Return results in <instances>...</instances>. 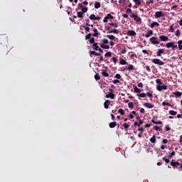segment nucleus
Here are the masks:
<instances>
[{
  "mask_svg": "<svg viewBox=\"0 0 182 182\" xmlns=\"http://www.w3.org/2000/svg\"><path fill=\"white\" fill-rule=\"evenodd\" d=\"M119 3L124 4H126V0H119Z\"/></svg>",
  "mask_w": 182,
  "mask_h": 182,
  "instance_id": "obj_58",
  "label": "nucleus"
},
{
  "mask_svg": "<svg viewBox=\"0 0 182 182\" xmlns=\"http://www.w3.org/2000/svg\"><path fill=\"white\" fill-rule=\"evenodd\" d=\"M94 5H95V9H99V8H100V2L99 1H95Z\"/></svg>",
  "mask_w": 182,
  "mask_h": 182,
  "instance_id": "obj_23",
  "label": "nucleus"
},
{
  "mask_svg": "<svg viewBox=\"0 0 182 182\" xmlns=\"http://www.w3.org/2000/svg\"><path fill=\"white\" fill-rule=\"evenodd\" d=\"M156 82L158 84V85H162L163 82H161V80L160 79H156Z\"/></svg>",
  "mask_w": 182,
  "mask_h": 182,
  "instance_id": "obj_52",
  "label": "nucleus"
},
{
  "mask_svg": "<svg viewBox=\"0 0 182 182\" xmlns=\"http://www.w3.org/2000/svg\"><path fill=\"white\" fill-rule=\"evenodd\" d=\"M135 16H136V14H134V13H132L130 14V18H134Z\"/></svg>",
  "mask_w": 182,
  "mask_h": 182,
  "instance_id": "obj_62",
  "label": "nucleus"
},
{
  "mask_svg": "<svg viewBox=\"0 0 182 182\" xmlns=\"http://www.w3.org/2000/svg\"><path fill=\"white\" fill-rule=\"evenodd\" d=\"M175 35L176 36H181V33H180V30H177L176 32H175Z\"/></svg>",
  "mask_w": 182,
  "mask_h": 182,
  "instance_id": "obj_42",
  "label": "nucleus"
},
{
  "mask_svg": "<svg viewBox=\"0 0 182 182\" xmlns=\"http://www.w3.org/2000/svg\"><path fill=\"white\" fill-rule=\"evenodd\" d=\"M92 31L94 32V33L92 34V36H95L96 38L97 36H99V35H100V33H99V31H97V28H93Z\"/></svg>",
  "mask_w": 182,
  "mask_h": 182,
  "instance_id": "obj_12",
  "label": "nucleus"
},
{
  "mask_svg": "<svg viewBox=\"0 0 182 182\" xmlns=\"http://www.w3.org/2000/svg\"><path fill=\"white\" fill-rule=\"evenodd\" d=\"M101 75H102V76L105 77H109V73H107L106 71H102Z\"/></svg>",
  "mask_w": 182,
  "mask_h": 182,
  "instance_id": "obj_30",
  "label": "nucleus"
},
{
  "mask_svg": "<svg viewBox=\"0 0 182 182\" xmlns=\"http://www.w3.org/2000/svg\"><path fill=\"white\" fill-rule=\"evenodd\" d=\"M173 95H174L175 97H181L182 92L177 91L176 92H173Z\"/></svg>",
  "mask_w": 182,
  "mask_h": 182,
  "instance_id": "obj_21",
  "label": "nucleus"
},
{
  "mask_svg": "<svg viewBox=\"0 0 182 182\" xmlns=\"http://www.w3.org/2000/svg\"><path fill=\"white\" fill-rule=\"evenodd\" d=\"M152 63L155 65H159V66H163L164 65V62L160 60V59L154 58L152 60Z\"/></svg>",
  "mask_w": 182,
  "mask_h": 182,
  "instance_id": "obj_5",
  "label": "nucleus"
},
{
  "mask_svg": "<svg viewBox=\"0 0 182 182\" xmlns=\"http://www.w3.org/2000/svg\"><path fill=\"white\" fill-rule=\"evenodd\" d=\"M127 14H132V9H127Z\"/></svg>",
  "mask_w": 182,
  "mask_h": 182,
  "instance_id": "obj_61",
  "label": "nucleus"
},
{
  "mask_svg": "<svg viewBox=\"0 0 182 182\" xmlns=\"http://www.w3.org/2000/svg\"><path fill=\"white\" fill-rule=\"evenodd\" d=\"M162 143H164V144H167L168 143V140L167 139H163Z\"/></svg>",
  "mask_w": 182,
  "mask_h": 182,
  "instance_id": "obj_54",
  "label": "nucleus"
},
{
  "mask_svg": "<svg viewBox=\"0 0 182 182\" xmlns=\"http://www.w3.org/2000/svg\"><path fill=\"white\" fill-rule=\"evenodd\" d=\"M92 46H93L95 50H97L98 49L100 48L99 47V46H97V43H94V44H92Z\"/></svg>",
  "mask_w": 182,
  "mask_h": 182,
  "instance_id": "obj_27",
  "label": "nucleus"
},
{
  "mask_svg": "<svg viewBox=\"0 0 182 182\" xmlns=\"http://www.w3.org/2000/svg\"><path fill=\"white\" fill-rule=\"evenodd\" d=\"M118 113H120L122 116H124V110H123V109H119Z\"/></svg>",
  "mask_w": 182,
  "mask_h": 182,
  "instance_id": "obj_41",
  "label": "nucleus"
},
{
  "mask_svg": "<svg viewBox=\"0 0 182 182\" xmlns=\"http://www.w3.org/2000/svg\"><path fill=\"white\" fill-rule=\"evenodd\" d=\"M173 42H169V43H167L165 46L166 48H173Z\"/></svg>",
  "mask_w": 182,
  "mask_h": 182,
  "instance_id": "obj_25",
  "label": "nucleus"
},
{
  "mask_svg": "<svg viewBox=\"0 0 182 182\" xmlns=\"http://www.w3.org/2000/svg\"><path fill=\"white\" fill-rule=\"evenodd\" d=\"M136 5H141V1L140 0H133Z\"/></svg>",
  "mask_w": 182,
  "mask_h": 182,
  "instance_id": "obj_39",
  "label": "nucleus"
},
{
  "mask_svg": "<svg viewBox=\"0 0 182 182\" xmlns=\"http://www.w3.org/2000/svg\"><path fill=\"white\" fill-rule=\"evenodd\" d=\"M163 106H171V105L168 102H162Z\"/></svg>",
  "mask_w": 182,
  "mask_h": 182,
  "instance_id": "obj_49",
  "label": "nucleus"
},
{
  "mask_svg": "<svg viewBox=\"0 0 182 182\" xmlns=\"http://www.w3.org/2000/svg\"><path fill=\"white\" fill-rule=\"evenodd\" d=\"M112 83H114V85H117V83H120V80H114L112 81Z\"/></svg>",
  "mask_w": 182,
  "mask_h": 182,
  "instance_id": "obj_53",
  "label": "nucleus"
},
{
  "mask_svg": "<svg viewBox=\"0 0 182 182\" xmlns=\"http://www.w3.org/2000/svg\"><path fill=\"white\" fill-rule=\"evenodd\" d=\"M123 127L124 128L125 132H127L129 130V127H130V125L129 124H123Z\"/></svg>",
  "mask_w": 182,
  "mask_h": 182,
  "instance_id": "obj_26",
  "label": "nucleus"
},
{
  "mask_svg": "<svg viewBox=\"0 0 182 182\" xmlns=\"http://www.w3.org/2000/svg\"><path fill=\"white\" fill-rule=\"evenodd\" d=\"M143 106H144V107H147V109H153V107H154V105H152L151 103H149V102L144 103Z\"/></svg>",
  "mask_w": 182,
  "mask_h": 182,
  "instance_id": "obj_9",
  "label": "nucleus"
},
{
  "mask_svg": "<svg viewBox=\"0 0 182 182\" xmlns=\"http://www.w3.org/2000/svg\"><path fill=\"white\" fill-rule=\"evenodd\" d=\"M81 9V12H82V14H86V12H87V7H82Z\"/></svg>",
  "mask_w": 182,
  "mask_h": 182,
  "instance_id": "obj_40",
  "label": "nucleus"
},
{
  "mask_svg": "<svg viewBox=\"0 0 182 182\" xmlns=\"http://www.w3.org/2000/svg\"><path fill=\"white\" fill-rule=\"evenodd\" d=\"M124 70H134V66L130 64L128 65V68H126Z\"/></svg>",
  "mask_w": 182,
  "mask_h": 182,
  "instance_id": "obj_17",
  "label": "nucleus"
},
{
  "mask_svg": "<svg viewBox=\"0 0 182 182\" xmlns=\"http://www.w3.org/2000/svg\"><path fill=\"white\" fill-rule=\"evenodd\" d=\"M136 96L138 97H146V93H139V94H137Z\"/></svg>",
  "mask_w": 182,
  "mask_h": 182,
  "instance_id": "obj_32",
  "label": "nucleus"
},
{
  "mask_svg": "<svg viewBox=\"0 0 182 182\" xmlns=\"http://www.w3.org/2000/svg\"><path fill=\"white\" fill-rule=\"evenodd\" d=\"M178 119H182V113L177 115Z\"/></svg>",
  "mask_w": 182,
  "mask_h": 182,
  "instance_id": "obj_63",
  "label": "nucleus"
},
{
  "mask_svg": "<svg viewBox=\"0 0 182 182\" xmlns=\"http://www.w3.org/2000/svg\"><path fill=\"white\" fill-rule=\"evenodd\" d=\"M89 42H90V43H92V45L95 44V38L92 37V38H90Z\"/></svg>",
  "mask_w": 182,
  "mask_h": 182,
  "instance_id": "obj_44",
  "label": "nucleus"
},
{
  "mask_svg": "<svg viewBox=\"0 0 182 182\" xmlns=\"http://www.w3.org/2000/svg\"><path fill=\"white\" fill-rule=\"evenodd\" d=\"M169 31L170 32H174V27H173V25L170 26Z\"/></svg>",
  "mask_w": 182,
  "mask_h": 182,
  "instance_id": "obj_57",
  "label": "nucleus"
},
{
  "mask_svg": "<svg viewBox=\"0 0 182 182\" xmlns=\"http://www.w3.org/2000/svg\"><path fill=\"white\" fill-rule=\"evenodd\" d=\"M120 65H127V62H126V60H124V59L121 58Z\"/></svg>",
  "mask_w": 182,
  "mask_h": 182,
  "instance_id": "obj_36",
  "label": "nucleus"
},
{
  "mask_svg": "<svg viewBox=\"0 0 182 182\" xmlns=\"http://www.w3.org/2000/svg\"><path fill=\"white\" fill-rule=\"evenodd\" d=\"M134 91L135 93H141V90L139 87H137V86H134Z\"/></svg>",
  "mask_w": 182,
  "mask_h": 182,
  "instance_id": "obj_18",
  "label": "nucleus"
},
{
  "mask_svg": "<svg viewBox=\"0 0 182 182\" xmlns=\"http://www.w3.org/2000/svg\"><path fill=\"white\" fill-rule=\"evenodd\" d=\"M109 19H114V16H112V14H108L107 16L104 18L103 22L105 23H107L109 22Z\"/></svg>",
  "mask_w": 182,
  "mask_h": 182,
  "instance_id": "obj_4",
  "label": "nucleus"
},
{
  "mask_svg": "<svg viewBox=\"0 0 182 182\" xmlns=\"http://www.w3.org/2000/svg\"><path fill=\"white\" fill-rule=\"evenodd\" d=\"M105 56H106V58H112V52L106 53Z\"/></svg>",
  "mask_w": 182,
  "mask_h": 182,
  "instance_id": "obj_38",
  "label": "nucleus"
},
{
  "mask_svg": "<svg viewBox=\"0 0 182 182\" xmlns=\"http://www.w3.org/2000/svg\"><path fill=\"white\" fill-rule=\"evenodd\" d=\"M94 77L95 80H100V76L99 75V74L95 75Z\"/></svg>",
  "mask_w": 182,
  "mask_h": 182,
  "instance_id": "obj_43",
  "label": "nucleus"
},
{
  "mask_svg": "<svg viewBox=\"0 0 182 182\" xmlns=\"http://www.w3.org/2000/svg\"><path fill=\"white\" fill-rule=\"evenodd\" d=\"M164 50H165L164 48L159 49L158 51L156 52V56H161V55L164 54Z\"/></svg>",
  "mask_w": 182,
  "mask_h": 182,
  "instance_id": "obj_11",
  "label": "nucleus"
},
{
  "mask_svg": "<svg viewBox=\"0 0 182 182\" xmlns=\"http://www.w3.org/2000/svg\"><path fill=\"white\" fill-rule=\"evenodd\" d=\"M112 61L114 64H117V58L116 57H113L112 58Z\"/></svg>",
  "mask_w": 182,
  "mask_h": 182,
  "instance_id": "obj_51",
  "label": "nucleus"
},
{
  "mask_svg": "<svg viewBox=\"0 0 182 182\" xmlns=\"http://www.w3.org/2000/svg\"><path fill=\"white\" fill-rule=\"evenodd\" d=\"M90 55L91 58H92V55H95V56H102L101 53H97L96 51H93V50L90 51Z\"/></svg>",
  "mask_w": 182,
  "mask_h": 182,
  "instance_id": "obj_14",
  "label": "nucleus"
},
{
  "mask_svg": "<svg viewBox=\"0 0 182 182\" xmlns=\"http://www.w3.org/2000/svg\"><path fill=\"white\" fill-rule=\"evenodd\" d=\"M134 20L136 21V22H141V18L137 16V15H136L134 18Z\"/></svg>",
  "mask_w": 182,
  "mask_h": 182,
  "instance_id": "obj_24",
  "label": "nucleus"
},
{
  "mask_svg": "<svg viewBox=\"0 0 182 182\" xmlns=\"http://www.w3.org/2000/svg\"><path fill=\"white\" fill-rule=\"evenodd\" d=\"M107 37L108 38V39H110V41H114V39H116V37H114V36L113 35H108L107 36Z\"/></svg>",
  "mask_w": 182,
  "mask_h": 182,
  "instance_id": "obj_29",
  "label": "nucleus"
},
{
  "mask_svg": "<svg viewBox=\"0 0 182 182\" xmlns=\"http://www.w3.org/2000/svg\"><path fill=\"white\" fill-rule=\"evenodd\" d=\"M110 105V100H107L105 102H104V107L105 109H109V106Z\"/></svg>",
  "mask_w": 182,
  "mask_h": 182,
  "instance_id": "obj_15",
  "label": "nucleus"
},
{
  "mask_svg": "<svg viewBox=\"0 0 182 182\" xmlns=\"http://www.w3.org/2000/svg\"><path fill=\"white\" fill-rule=\"evenodd\" d=\"M170 164L173 167V168H178V170H180L181 168L182 171V164H180V162L174 161V159H172Z\"/></svg>",
  "mask_w": 182,
  "mask_h": 182,
  "instance_id": "obj_2",
  "label": "nucleus"
},
{
  "mask_svg": "<svg viewBox=\"0 0 182 182\" xmlns=\"http://www.w3.org/2000/svg\"><path fill=\"white\" fill-rule=\"evenodd\" d=\"M150 26L151 28H154V26H160V24L156 21H154L151 23Z\"/></svg>",
  "mask_w": 182,
  "mask_h": 182,
  "instance_id": "obj_20",
  "label": "nucleus"
},
{
  "mask_svg": "<svg viewBox=\"0 0 182 182\" xmlns=\"http://www.w3.org/2000/svg\"><path fill=\"white\" fill-rule=\"evenodd\" d=\"M109 126L110 129H114V127H116V126H117V122H110L109 124Z\"/></svg>",
  "mask_w": 182,
  "mask_h": 182,
  "instance_id": "obj_16",
  "label": "nucleus"
},
{
  "mask_svg": "<svg viewBox=\"0 0 182 182\" xmlns=\"http://www.w3.org/2000/svg\"><path fill=\"white\" fill-rule=\"evenodd\" d=\"M151 35H153V31L152 30H149L147 33L145 34V38H150V36H151Z\"/></svg>",
  "mask_w": 182,
  "mask_h": 182,
  "instance_id": "obj_19",
  "label": "nucleus"
},
{
  "mask_svg": "<svg viewBox=\"0 0 182 182\" xmlns=\"http://www.w3.org/2000/svg\"><path fill=\"white\" fill-rule=\"evenodd\" d=\"M112 26L114 28H119V24L117 23H109L107 26H105V28L106 31H109L108 33H116V35H119V30L116 28L112 29Z\"/></svg>",
  "mask_w": 182,
  "mask_h": 182,
  "instance_id": "obj_1",
  "label": "nucleus"
},
{
  "mask_svg": "<svg viewBox=\"0 0 182 182\" xmlns=\"http://www.w3.org/2000/svg\"><path fill=\"white\" fill-rule=\"evenodd\" d=\"M115 77L116 79H122V75H120V74H116Z\"/></svg>",
  "mask_w": 182,
  "mask_h": 182,
  "instance_id": "obj_55",
  "label": "nucleus"
},
{
  "mask_svg": "<svg viewBox=\"0 0 182 182\" xmlns=\"http://www.w3.org/2000/svg\"><path fill=\"white\" fill-rule=\"evenodd\" d=\"M159 40L161 42H167L168 41V37L166 36H159Z\"/></svg>",
  "mask_w": 182,
  "mask_h": 182,
  "instance_id": "obj_8",
  "label": "nucleus"
},
{
  "mask_svg": "<svg viewBox=\"0 0 182 182\" xmlns=\"http://www.w3.org/2000/svg\"><path fill=\"white\" fill-rule=\"evenodd\" d=\"M105 97H107V99L110 98L113 100L114 99V94H113V92H109L105 95Z\"/></svg>",
  "mask_w": 182,
  "mask_h": 182,
  "instance_id": "obj_13",
  "label": "nucleus"
},
{
  "mask_svg": "<svg viewBox=\"0 0 182 182\" xmlns=\"http://www.w3.org/2000/svg\"><path fill=\"white\" fill-rule=\"evenodd\" d=\"M127 36H136V31L133 30H129L127 33Z\"/></svg>",
  "mask_w": 182,
  "mask_h": 182,
  "instance_id": "obj_10",
  "label": "nucleus"
},
{
  "mask_svg": "<svg viewBox=\"0 0 182 182\" xmlns=\"http://www.w3.org/2000/svg\"><path fill=\"white\" fill-rule=\"evenodd\" d=\"M150 4H154V1L153 0L146 1V5H150Z\"/></svg>",
  "mask_w": 182,
  "mask_h": 182,
  "instance_id": "obj_56",
  "label": "nucleus"
},
{
  "mask_svg": "<svg viewBox=\"0 0 182 182\" xmlns=\"http://www.w3.org/2000/svg\"><path fill=\"white\" fill-rule=\"evenodd\" d=\"M154 16L156 18H161V16H164V13L163 11H156Z\"/></svg>",
  "mask_w": 182,
  "mask_h": 182,
  "instance_id": "obj_7",
  "label": "nucleus"
},
{
  "mask_svg": "<svg viewBox=\"0 0 182 182\" xmlns=\"http://www.w3.org/2000/svg\"><path fill=\"white\" fill-rule=\"evenodd\" d=\"M156 135H154L153 137H151L149 140L151 143H153L154 144H156V141H157V139H156Z\"/></svg>",
  "mask_w": 182,
  "mask_h": 182,
  "instance_id": "obj_22",
  "label": "nucleus"
},
{
  "mask_svg": "<svg viewBox=\"0 0 182 182\" xmlns=\"http://www.w3.org/2000/svg\"><path fill=\"white\" fill-rule=\"evenodd\" d=\"M77 18H83V12H82V11H78V12L77 13Z\"/></svg>",
  "mask_w": 182,
  "mask_h": 182,
  "instance_id": "obj_31",
  "label": "nucleus"
},
{
  "mask_svg": "<svg viewBox=\"0 0 182 182\" xmlns=\"http://www.w3.org/2000/svg\"><path fill=\"white\" fill-rule=\"evenodd\" d=\"M100 47L102 48V49H110V46H106L105 44H101Z\"/></svg>",
  "mask_w": 182,
  "mask_h": 182,
  "instance_id": "obj_28",
  "label": "nucleus"
},
{
  "mask_svg": "<svg viewBox=\"0 0 182 182\" xmlns=\"http://www.w3.org/2000/svg\"><path fill=\"white\" fill-rule=\"evenodd\" d=\"M169 114H171V116H176V114H177V112H176L174 110H170Z\"/></svg>",
  "mask_w": 182,
  "mask_h": 182,
  "instance_id": "obj_33",
  "label": "nucleus"
},
{
  "mask_svg": "<svg viewBox=\"0 0 182 182\" xmlns=\"http://www.w3.org/2000/svg\"><path fill=\"white\" fill-rule=\"evenodd\" d=\"M138 87H143V83L142 82H139L138 83Z\"/></svg>",
  "mask_w": 182,
  "mask_h": 182,
  "instance_id": "obj_60",
  "label": "nucleus"
},
{
  "mask_svg": "<svg viewBox=\"0 0 182 182\" xmlns=\"http://www.w3.org/2000/svg\"><path fill=\"white\" fill-rule=\"evenodd\" d=\"M90 19L91 21H96V16H95V14H91V15L90 16Z\"/></svg>",
  "mask_w": 182,
  "mask_h": 182,
  "instance_id": "obj_34",
  "label": "nucleus"
},
{
  "mask_svg": "<svg viewBox=\"0 0 182 182\" xmlns=\"http://www.w3.org/2000/svg\"><path fill=\"white\" fill-rule=\"evenodd\" d=\"M173 156H176V152L175 151H172L171 153V154L168 156V158L171 159Z\"/></svg>",
  "mask_w": 182,
  "mask_h": 182,
  "instance_id": "obj_48",
  "label": "nucleus"
},
{
  "mask_svg": "<svg viewBox=\"0 0 182 182\" xmlns=\"http://www.w3.org/2000/svg\"><path fill=\"white\" fill-rule=\"evenodd\" d=\"M162 160H164V161H165V163H166V164L170 163V160L166 158V157H164L162 159Z\"/></svg>",
  "mask_w": 182,
  "mask_h": 182,
  "instance_id": "obj_46",
  "label": "nucleus"
},
{
  "mask_svg": "<svg viewBox=\"0 0 182 182\" xmlns=\"http://www.w3.org/2000/svg\"><path fill=\"white\" fill-rule=\"evenodd\" d=\"M92 38V33H88L87 36H85V39H90Z\"/></svg>",
  "mask_w": 182,
  "mask_h": 182,
  "instance_id": "obj_47",
  "label": "nucleus"
},
{
  "mask_svg": "<svg viewBox=\"0 0 182 182\" xmlns=\"http://www.w3.org/2000/svg\"><path fill=\"white\" fill-rule=\"evenodd\" d=\"M78 7L81 8V9L83 8V3H79L78 4Z\"/></svg>",
  "mask_w": 182,
  "mask_h": 182,
  "instance_id": "obj_59",
  "label": "nucleus"
},
{
  "mask_svg": "<svg viewBox=\"0 0 182 182\" xmlns=\"http://www.w3.org/2000/svg\"><path fill=\"white\" fill-rule=\"evenodd\" d=\"M144 69H146V70L147 72H151V69L150 68V66H149V65L144 66Z\"/></svg>",
  "mask_w": 182,
  "mask_h": 182,
  "instance_id": "obj_35",
  "label": "nucleus"
},
{
  "mask_svg": "<svg viewBox=\"0 0 182 182\" xmlns=\"http://www.w3.org/2000/svg\"><path fill=\"white\" fill-rule=\"evenodd\" d=\"M146 96H148V97H151V99H152L153 94H151V92H146Z\"/></svg>",
  "mask_w": 182,
  "mask_h": 182,
  "instance_id": "obj_50",
  "label": "nucleus"
},
{
  "mask_svg": "<svg viewBox=\"0 0 182 182\" xmlns=\"http://www.w3.org/2000/svg\"><path fill=\"white\" fill-rule=\"evenodd\" d=\"M139 112L140 113H144L145 112L144 108H141Z\"/></svg>",
  "mask_w": 182,
  "mask_h": 182,
  "instance_id": "obj_64",
  "label": "nucleus"
},
{
  "mask_svg": "<svg viewBox=\"0 0 182 182\" xmlns=\"http://www.w3.org/2000/svg\"><path fill=\"white\" fill-rule=\"evenodd\" d=\"M156 89L159 92H161V90H167V85H157Z\"/></svg>",
  "mask_w": 182,
  "mask_h": 182,
  "instance_id": "obj_6",
  "label": "nucleus"
},
{
  "mask_svg": "<svg viewBox=\"0 0 182 182\" xmlns=\"http://www.w3.org/2000/svg\"><path fill=\"white\" fill-rule=\"evenodd\" d=\"M102 43H103V45H106L107 43H109V40L106 39V38L103 39Z\"/></svg>",
  "mask_w": 182,
  "mask_h": 182,
  "instance_id": "obj_45",
  "label": "nucleus"
},
{
  "mask_svg": "<svg viewBox=\"0 0 182 182\" xmlns=\"http://www.w3.org/2000/svg\"><path fill=\"white\" fill-rule=\"evenodd\" d=\"M128 107H129V109H133V107H134V104L133 102H129Z\"/></svg>",
  "mask_w": 182,
  "mask_h": 182,
  "instance_id": "obj_37",
  "label": "nucleus"
},
{
  "mask_svg": "<svg viewBox=\"0 0 182 182\" xmlns=\"http://www.w3.org/2000/svg\"><path fill=\"white\" fill-rule=\"evenodd\" d=\"M149 41L151 42V43H152V45H159L160 43V41H159V38H157L156 37H151L149 39Z\"/></svg>",
  "mask_w": 182,
  "mask_h": 182,
  "instance_id": "obj_3",
  "label": "nucleus"
}]
</instances>
